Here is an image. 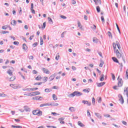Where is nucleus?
Here are the masks:
<instances>
[{
	"label": "nucleus",
	"mask_w": 128,
	"mask_h": 128,
	"mask_svg": "<svg viewBox=\"0 0 128 128\" xmlns=\"http://www.w3.org/2000/svg\"><path fill=\"white\" fill-rule=\"evenodd\" d=\"M118 86L119 87L122 86V78L120 79V76H118Z\"/></svg>",
	"instance_id": "obj_6"
},
{
	"label": "nucleus",
	"mask_w": 128,
	"mask_h": 128,
	"mask_svg": "<svg viewBox=\"0 0 128 128\" xmlns=\"http://www.w3.org/2000/svg\"><path fill=\"white\" fill-rule=\"evenodd\" d=\"M35 80H42V76H40V75H38L36 78Z\"/></svg>",
	"instance_id": "obj_25"
},
{
	"label": "nucleus",
	"mask_w": 128,
	"mask_h": 128,
	"mask_svg": "<svg viewBox=\"0 0 128 128\" xmlns=\"http://www.w3.org/2000/svg\"><path fill=\"white\" fill-rule=\"evenodd\" d=\"M116 56L118 58H122L124 64H126V60H124V56H122L120 52L116 53Z\"/></svg>",
	"instance_id": "obj_3"
},
{
	"label": "nucleus",
	"mask_w": 128,
	"mask_h": 128,
	"mask_svg": "<svg viewBox=\"0 0 128 128\" xmlns=\"http://www.w3.org/2000/svg\"><path fill=\"white\" fill-rule=\"evenodd\" d=\"M96 84H97V86H98V88H100L102 86H104V84H106V82L96 83Z\"/></svg>",
	"instance_id": "obj_9"
},
{
	"label": "nucleus",
	"mask_w": 128,
	"mask_h": 128,
	"mask_svg": "<svg viewBox=\"0 0 128 128\" xmlns=\"http://www.w3.org/2000/svg\"><path fill=\"white\" fill-rule=\"evenodd\" d=\"M24 110L26 112H30V108L28 106H24Z\"/></svg>",
	"instance_id": "obj_12"
},
{
	"label": "nucleus",
	"mask_w": 128,
	"mask_h": 128,
	"mask_svg": "<svg viewBox=\"0 0 128 128\" xmlns=\"http://www.w3.org/2000/svg\"><path fill=\"white\" fill-rule=\"evenodd\" d=\"M82 102L84 104H86L89 106H90V104H92L90 102H88V100H83L82 101Z\"/></svg>",
	"instance_id": "obj_11"
},
{
	"label": "nucleus",
	"mask_w": 128,
	"mask_h": 128,
	"mask_svg": "<svg viewBox=\"0 0 128 128\" xmlns=\"http://www.w3.org/2000/svg\"><path fill=\"white\" fill-rule=\"evenodd\" d=\"M104 62L102 60H100V63L99 65L100 68H102V66H104Z\"/></svg>",
	"instance_id": "obj_21"
},
{
	"label": "nucleus",
	"mask_w": 128,
	"mask_h": 128,
	"mask_svg": "<svg viewBox=\"0 0 128 128\" xmlns=\"http://www.w3.org/2000/svg\"><path fill=\"white\" fill-rule=\"evenodd\" d=\"M14 44L15 46H18V44H20V42H18L15 41L14 42Z\"/></svg>",
	"instance_id": "obj_38"
},
{
	"label": "nucleus",
	"mask_w": 128,
	"mask_h": 128,
	"mask_svg": "<svg viewBox=\"0 0 128 128\" xmlns=\"http://www.w3.org/2000/svg\"><path fill=\"white\" fill-rule=\"evenodd\" d=\"M82 96V93L78 91H75L72 94H70L69 95V96L70 98H74V96Z\"/></svg>",
	"instance_id": "obj_1"
},
{
	"label": "nucleus",
	"mask_w": 128,
	"mask_h": 128,
	"mask_svg": "<svg viewBox=\"0 0 128 128\" xmlns=\"http://www.w3.org/2000/svg\"><path fill=\"white\" fill-rule=\"evenodd\" d=\"M95 4L96 6H98V4H102V2H100V0H96Z\"/></svg>",
	"instance_id": "obj_17"
},
{
	"label": "nucleus",
	"mask_w": 128,
	"mask_h": 128,
	"mask_svg": "<svg viewBox=\"0 0 128 128\" xmlns=\"http://www.w3.org/2000/svg\"><path fill=\"white\" fill-rule=\"evenodd\" d=\"M32 72L33 74H38V71L36 70H33Z\"/></svg>",
	"instance_id": "obj_48"
},
{
	"label": "nucleus",
	"mask_w": 128,
	"mask_h": 128,
	"mask_svg": "<svg viewBox=\"0 0 128 128\" xmlns=\"http://www.w3.org/2000/svg\"><path fill=\"white\" fill-rule=\"evenodd\" d=\"M95 116L98 118H102V116L100 114V113H94Z\"/></svg>",
	"instance_id": "obj_16"
},
{
	"label": "nucleus",
	"mask_w": 128,
	"mask_h": 128,
	"mask_svg": "<svg viewBox=\"0 0 128 128\" xmlns=\"http://www.w3.org/2000/svg\"><path fill=\"white\" fill-rule=\"evenodd\" d=\"M64 120V118L62 117V118H58V120H60V122H62V120Z\"/></svg>",
	"instance_id": "obj_44"
},
{
	"label": "nucleus",
	"mask_w": 128,
	"mask_h": 128,
	"mask_svg": "<svg viewBox=\"0 0 128 128\" xmlns=\"http://www.w3.org/2000/svg\"><path fill=\"white\" fill-rule=\"evenodd\" d=\"M114 52H116V54H118V52H120L118 51V50L115 48L114 49Z\"/></svg>",
	"instance_id": "obj_46"
},
{
	"label": "nucleus",
	"mask_w": 128,
	"mask_h": 128,
	"mask_svg": "<svg viewBox=\"0 0 128 128\" xmlns=\"http://www.w3.org/2000/svg\"><path fill=\"white\" fill-rule=\"evenodd\" d=\"M13 22V26H16V20H12Z\"/></svg>",
	"instance_id": "obj_53"
},
{
	"label": "nucleus",
	"mask_w": 128,
	"mask_h": 128,
	"mask_svg": "<svg viewBox=\"0 0 128 128\" xmlns=\"http://www.w3.org/2000/svg\"><path fill=\"white\" fill-rule=\"evenodd\" d=\"M72 4H76V0H72Z\"/></svg>",
	"instance_id": "obj_64"
},
{
	"label": "nucleus",
	"mask_w": 128,
	"mask_h": 128,
	"mask_svg": "<svg viewBox=\"0 0 128 128\" xmlns=\"http://www.w3.org/2000/svg\"><path fill=\"white\" fill-rule=\"evenodd\" d=\"M116 42V46L118 48V50L120 49V43L118 42Z\"/></svg>",
	"instance_id": "obj_39"
},
{
	"label": "nucleus",
	"mask_w": 128,
	"mask_h": 128,
	"mask_svg": "<svg viewBox=\"0 0 128 128\" xmlns=\"http://www.w3.org/2000/svg\"><path fill=\"white\" fill-rule=\"evenodd\" d=\"M92 30H96V25H93L92 27H91Z\"/></svg>",
	"instance_id": "obj_61"
},
{
	"label": "nucleus",
	"mask_w": 128,
	"mask_h": 128,
	"mask_svg": "<svg viewBox=\"0 0 128 128\" xmlns=\"http://www.w3.org/2000/svg\"><path fill=\"white\" fill-rule=\"evenodd\" d=\"M29 96H34L33 94V92H31V93H29Z\"/></svg>",
	"instance_id": "obj_57"
},
{
	"label": "nucleus",
	"mask_w": 128,
	"mask_h": 128,
	"mask_svg": "<svg viewBox=\"0 0 128 128\" xmlns=\"http://www.w3.org/2000/svg\"><path fill=\"white\" fill-rule=\"evenodd\" d=\"M96 10L98 12H100V6H97L96 8Z\"/></svg>",
	"instance_id": "obj_31"
},
{
	"label": "nucleus",
	"mask_w": 128,
	"mask_h": 128,
	"mask_svg": "<svg viewBox=\"0 0 128 128\" xmlns=\"http://www.w3.org/2000/svg\"><path fill=\"white\" fill-rule=\"evenodd\" d=\"M9 32L8 31H4V30H2L1 32V34H9Z\"/></svg>",
	"instance_id": "obj_34"
},
{
	"label": "nucleus",
	"mask_w": 128,
	"mask_h": 128,
	"mask_svg": "<svg viewBox=\"0 0 128 128\" xmlns=\"http://www.w3.org/2000/svg\"><path fill=\"white\" fill-rule=\"evenodd\" d=\"M7 28H6V26H2V30H6Z\"/></svg>",
	"instance_id": "obj_63"
},
{
	"label": "nucleus",
	"mask_w": 128,
	"mask_h": 128,
	"mask_svg": "<svg viewBox=\"0 0 128 128\" xmlns=\"http://www.w3.org/2000/svg\"><path fill=\"white\" fill-rule=\"evenodd\" d=\"M7 74H8L9 76H12V70L10 69L7 71Z\"/></svg>",
	"instance_id": "obj_22"
},
{
	"label": "nucleus",
	"mask_w": 128,
	"mask_h": 128,
	"mask_svg": "<svg viewBox=\"0 0 128 128\" xmlns=\"http://www.w3.org/2000/svg\"><path fill=\"white\" fill-rule=\"evenodd\" d=\"M104 74H102L100 78V82H104Z\"/></svg>",
	"instance_id": "obj_14"
},
{
	"label": "nucleus",
	"mask_w": 128,
	"mask_h": 128,
	"mask_svg": "<svg viewBox=\"0 0 128 128\" xmlns=\"http://www.w3.org/2000/svg\"><path fill=\"white\" fill-rule=\"evenodd\" d=\"M42 84V82H36L34 84V86H40Z\"/></svg>",
	"instance_id": "obj_33"
},
{
	"label": "nucleus",
	"mask_w": 128,
	"mask_h": 128,
	"mask_svg": "<svg viewBox=\"0 0 128 128\" xmlns=\"http://www.w3.org/2000/svg\"><path fill=\"white\" fill-rule=\"evenodd\" d=\"M48 22L50 23V24H52V20L50 17H48Z\"/></svg>",
	"instance_id": "obj_18"
},
{
	"label": "nucleus",
	"mask_w": 128,
	"mask_h": 128,
	"mask_svg": "<svg viewBox=\"0 0 128 128\" xmlns=\"http://www.w3.org/2000/svg\"><path fill=\"white\" fill-rule=\"evenodd\" d=\"M112 78L113 80H114L116 78V76H114V74H112Z\"/></svg>",
	"instance_id": "obj_49"
},
{
	"label": "nucleus",
	"mask_w": 128,
	"mask_h": 128,
	"mask_svg": "<svg viewBox=\"0 0 128 128\" xmlns=\"http://www.w3.org/2000/svg\"><path fill=\"white\" fill-rule=\"evenodd\" d=\"M98 102H99V104H100V102H102V98L100 97Z\"/></svg>",
	"instance_id": "obj_60"
},
{
	"label": "nucleus",
	"mask_w": 128,
	"mask_h": 128,
	"mask_svg": "<svg viewBox=\"0 0 128 128\" xmlns=\"http://www.w3.org/2000/svg\"><path fill=\"white\" fill-rule=\"evenodd\" d=\"M118 64H120L121 68H124V65L122 64V63H120V62H119V63H118Z\"/></svg>",
	"instance_id": "obj_51"
},
{
	"label": "nucleus",
	"mask_w": 128,
	"mask_h": 128,
	"mask_svg": "<svg viewBox=\"0 0 128 128\" xmlns=\"http://www.w3.org/2000/svg\"><path fill=\"white\" fill-rule=\"evenodd\" d=\"M32 114L34 116H42V112L38 110H33Z\"/></svg>",
	"instance_id": "obj_2"
},
{
	"label": "nucleus",
	"mask_w": 128,
	"mask_h": 128,
	"mask_svg": "<svg viewBox=\"0 0 128 128\" xmlns=\"http://www.w3.org/2000/svg\"><path fill=\"white\" fill-rule=\"evenodd\" d=\"M108 36H110V37L112 36V32H110V31L108 32Z\"/></svg>",
	"instance_id": "obj_47"
},
{
	"label": "nucleus",
	"mask_w": 128,
	"mask_h": 128,
	"mask_svg": "<svg viewBox=\"0 0 128 128\" xmlns=\"http://www.w3.org/2000/svg\"><path fill=\"white\" fill-rule=\"evenodd\" d=\"M52 98H53V100H58V98L56 97V96L54 94H52Z\"/></svg>",
	"instance_id": "obj_30"
},
{
	"label": "nucleus",
	"mask_w": 128,
	"mask_h": 128,
	"mask_svg": "<svg viewBox=\"0 0 128 128\" xmlns=\"http://www.w3.org/2000/svg\"><path fill=\"white\" fill-rule=\"evenodd\" d=\"M116 26L120 34V28L118 27V25L116 24Z\"/></svg>",
	"instance_id": "obj_42"
},
{
	"label": "nucleus",
	"mask_w": 128,
	"mask_h": 128,
	"mask_svg": "<svg viewBox=\"0 0 128 128\" xmlns=\"http://www.w3.org/2000/svg\"><path fill=\"white\" fill-rule=\"evenodd\" d=\"M33 94L34 96H38V94H40V92L38 91L33 92Z\"/></svg>",
	"instance_id": "obj_15"
},
{
	"label": "nucleus",
	"mask_w": 128,
	"mask_h": 128,
	"mask_svg": "<svg viewBox=\"0 0 128 128\" xmlns=\"http://www.w3.org/2000/svg\"><path fill=\"white\" fill-rule=\"evenodd\" d=\"M10 86L12 88H14V90H16V88H20V86L16 84H10Z\"/></svg>",
	"instance_id": "obj_5"
},
{
	"label": "nucleus",
	"mask_w": 128,
	"mask_h": 128,
	"mask_svg": "<svg viewBox=\"0 0 128 128\" xmlns=\"http://www.w3.org/2000/svg\"><path fill=\"white\" fill-rule=\"evenodd\" d=\"M44 44V40L42 39V37H40V46H42Z\"/></svg>",
	"instance_id": "obj_20"
},
{
	"label": "nucleus",
	"mask_w": 128,
	"mask_h": 128,
	"mask_svg": "<svg viewBox=\"0 0 128 128\" xmlns=\"http://www.w3.org/2000/svg\"><path fill=\"white\" fill-rule=\"evenodd\" d=\"M22 90H23L24 92H30V88H25V89H22Z\"/></svg>",
	"instance_id": "obj_28"
},
{
	"label": "nucleus",
	"mask_w": 128,
	"mask_h": 128,
	"mask_svg": "<svg viewBox=\"0 0 128 128\" xmlns=\"http://www.w3.org/2000/svg\"><path fill=\"white\" fill-rule=\"evenodd\" d=\"M16 10H12V14H14V16H16Z\"/></svg>",
	"instance_id": "obj_62"
},
{
	"label": "nucleus",
	"mask_w": 128,
	"mask_h": 128,
	"mask_svg": "<svg viewBox=\"0 0 128 128\" xmlns=\"http://www.w3.org/2000/svg\"><path fill=\"white\" fill-rule=\"evenodd\" d=\"M78 126H81V128H84V124L82 123L80 121L78 122Z\"/></svg>",
	"instance_id": "obj_19"
},
{
	"label": "nucleus",
	"mask_w": 128,
	"mask_h": 128,
	"mask_svg": "<svg viewBox=\"0 0 128 128\" xmlns=\"http://www.w3.org/2000/svg\"><path fill=\"white\" fill-rule=\"evenodd\" d=\"M48 80L50 82H52V80H54V76H52V75L50 76Z\"/></svg>",
	"instance_id": "obj_24"
},
{
	"label": "nucleus",
	"mask_w": 128,
	"mask_h": 128,
	"mask_svg": "<svg viewBox=\"0 0 128 128\" xmlns=\"http://www.w3.org/2000/svg\"><path fill=\"white\" fill-rule=\"evenodd\" d=\"M93 42H94L95 44H98V40H93Z\"/></svg>",
	"instance_id": "obj_40"
},
{
	"label": "nucleus",
	"mask_w": 128,
	"mask_h": 128,
	"mask_svg": "<svg viewBox=\"0 0 128 128\" xmlns=\"http://www.w3.org/2000/svg\"><path fill=\"white\" fill-rule=\"evenodd\" d=\"M112 46H113V48L114 49L116 48V43L114 42L112 44Z\"/></svg>",
	"instance_id": "obj_41"
},
{
	"label": "nucleus",
	"mask_w": 128,
	"mask_h": 128,
	"mask_svg": "<svg viewBox=\"0 0 128 128\" xmlns=\"http://www.w3.org/2000/svg\"><path fill=\"white\" fill-rule=\"evenodd\" d=\"M50 89L48 88H46L44 90V92H50Z\"/></svg>",
	"instance_id": "obj_43"
},
{
	"label": "nucleus",
	"mask_w": 128,
	"mask_h": 128,
	"mask_svg": "<svg viewBox=\"0 0 128 128\" xmlns=\"http://www.w3.org/2000/svg\"><path fill=\"white\" fill-rule=\"evenodd\" d=\"M42 70L44 72V74H50V71L48 70L46 68H42Z\"/></svg>",
	"instance_id": "obj_8"
},
{
	"label": "nucleus",
	"mask_w": 128,
	"mask_h": 128,
	"mask_svg": "<svg viewBox=\"0 0 128 128\" xmlns=\"http://www.w3.org/2000/svg\"><path fill=\"white\" fill-rule=\"evenodd\" d=\"M28 48V46H26V44H22V48H23V50H28L27 48Z\"/></svg>",
	"instance_id": "obj_29"
},
{
	"label": "nucleus",
	"mask_w": 128,
	"mask_h": 128,
	"mask_svg": "<svg viewBox=\"0 0 128 128\" xmlns=\"http://www.w3.org/2000/svg\"><path fill=\"white\" fill-rule=\"evenodd\" d=\"M78 27L80 28V30H82V24H80V22H78Z\"/></svg>",
	"instance_id": "obj_27"
},
{
	"label": "nucleus",
	"mask_w": 128,
	"mask_h": 128,
	"mask_svg": "<svg viewBox=\"0 0 128 128\" xmlns=\"http://www.w3.org/2000/svg\"><path fill=\"white\" fill-rule=\"evenodd\" d=\"M52 106H58V103H56V104H50Z\"/></svg>",
	"instance_id": "obj_32"
},
{
	"label": "nucleus",
	"mask_w": 128,
	"mask_h": 128,
	"mask_svg": "<svg viewBox=\"0 0 128 128\" xmlns=\"http://www.w3.org/2000/svg\"><path fill=\"white\" fill-rule=\"evenodd\" d=\"M38 46V42H36L35 43L33 44L32 46L34 48H36Z\"/></svg>",
	"instance_id": "obj_45"
},
{
	"label": "nucleus",
	"mask_w": 128,
	"mask_h": 128,
	"mask_svg": "<svg viewBox=\"0 0 128 128\" xmlns=\"http://www.w3.org/2000/svg\"><path fill=\"white\" fill-rule=\"evenodd\" d=\"M72 70H76V68L74 66H72Z\"/></svg>",
	"instance_id": "obj_59"
},
{
	"label": "nucleus",
	"mask_w": 128,
	"mask_h": 128,
	"mask_svg": "<svg viewBox=\"0 0 128 128\" xmlns=\"http://www.w3.org/2000/svg\"><path fill=\"white\" fill-rule=\"evenodd\" d=\"M59 59H60V55H58V56H56V60H58Z\"/></svg>",
	"instance_id": "obj_58"
},
{
	"label": "nucleus",
	"mask_w": 128,
	"mask_h": 128,
	"mask_svg": "<svg viewBox=\"0 0 128 128\" xmlns=\"http://www.w3.org/2000/svg\"><path fill=\"white\" fill-rule=\"evenodd\" d=\"M126 77L128 80V69L126 70Z\"/></svg>",
	"instance_id": "obj_52"
},
{
	"label": "nucleus",
	"mask_w": 128,
	"mask_h": 128,
	"mask_svg": "<svg viewBox=\"0 0 128 128\" xmlns=\"http://www.w3.org/2000/svg\"><path fill=\"white\" fill-rule=\"evenodd\" d=\"M104 116H105V118H110V116L108 114L104 115Z\"/></svg>",
	"instance_id": "obj_54"
},
{
	"label": "nucleus",
	"mask_w": 128,
	"mask_h": 128,
	"mask_svg": "<svg viewBox=\"0 0 128 128\" xmlns=\"http://www.w3.org/2000/svg\"><path fill=\"white\" fill-rule=\"evenodd\" d=\"M6 94H0V96L1 97H3V98H4L6 96Z\"/></svg>",
	"instance_id": "obj_37"
},
{
	"label": "nucleus",
	"mask_w": 128,
	"mask_h": 128,
	"mask_svg": "<svg viewBox=\"0 0 128 128\" xmlns=\"http://www.w3.org/2000/svg\"><path fill=\"white\" fill-rule=\"evenodd\" d=\"M32 98V100H42L41 98H42V97L40 96H37L33 97Z\"/></svg>",
	"instance_id": "obj_7"
},
{
	"label": "nucleus",
	"mask_w": 128,
	"mask_h": 128,
	"mask_svg": "<svg viewBox=\"0 0 128 128\" xmlns=\"http://www.w3.org/2000/svg\"><path fill=\"white\" fill-rule=\"evenodd\" d=\"M52 104H50V103L42 104H40V108H42L44 106H51Z\"/></svg>",
	"instance_id": "obj_10"
},
{
	"label": "nucleus",
	"mask_w": 128,
	"mask_h": 128,
	"mask_svg": "<svg viewBox=\"0 0 128 128\" xmlns=\"http://www.w3.org/2000/svg\"><path fill=\"white\" fill-rule=\"evenodd\" d=\"M92 104L94 105L96 104V99L94 98H93L92 99Z\"/></svg>",
	"instance_id": "obj_35"
},
{
	"label": "nucleus",
	"mask_w": 128,
	"mask_h": 128,
	"mask_svg": "<svg viewBox=\"0 0 128 128\" xmlns=\"http://www.w3.org/2000/svg\"><path fill=\"white\" fill-rule=\"evenodd\" d=\"M90 90V88L84 89L83 90V92H88H88H90V90Z\"/></svg>",
	"instance_id": "obj_36"
},
{
	"label": "nucleus",
	"mask_w": 128,
	"mask_h": 128,
	"mask_svg": "<svg viewBox=\"0 0 128 128\" xmlns=\"http://www.w3.org/2000/svg\"><path fill=\"white\" fill-rule=\"evenodd\" d=\"M31 12L32 14H36V11L34 9H31Z\"/></svg>",
	"instance_id": "obj_56"
},
{
	"label": "nucleus",
	"mask_w": 128,
	"mask_h": 128,
	"mask_svg": "<svg viewBox=\"0 0 128 128\" xmlns=\"http://www.w3.org/2000/svg\"><path fill=\"white\" fill-rule=\"evenodd\" d=\"M112 60L114 62H116V64H119L118 60V58H116L112 57Z\"/></svg>",
	"instance_id": "obj_13"
},
{
	"label": "nucleus",
	"mask_w": 128,
	"mask_h": 128,
	"mask_svg": "<svg viewBox=\"0 0 128 128\" xmlns=\"http://www.w3.org/2000/svg\"><path fill=\"white\" fill-rule=\"evenodd\" d=\"M118 97L119 98V100L121 104H124V97H122V96L120 94H119L118 95Z\"/></svg>",
	"instance_id": "obj_4"
},
{
	"label": "nucleus",
	"mask_w": 128,
	"mask_h": 128,
	"mask_svg": "<svg viewBox=\"0 0 128 128\" xmlns=\"http://www.w3.org/2000/svg\"><path fill=\"white\" fill-rule=\"evenodd\" d=\"M69 110H70L71 112H75L76 109L74 108V107H70L69 108Z\"/></svg>",
	"instance_id": "obj_26"
},
{
	"label": "nucleus",
	"mask_w": 128,
	"mask_h": 128,
	"mask_svg": "<svg viewBox=\"0 0 128 128\" xmlns=\"http://www.w3.org/2000/svg\"><path fill=\"white\" fill-rule=\"evenodd\" d=\"M60 18H63V20H66V16H62H62H60Z\"/></svg>",
	"instance_id": "obj_50"
},
{
	"label": "nucleus",
	"mask_w": 128,
	"mask_h": 128,
	"mask_svg": "<svg viewBox=\"0 0 128 128\" xmlns=\"http://www.w3.org/2000/svg\"><path fill=\"white\" fill-rule=\"evenodd\" d=\"M87 116H90V112L88 110V111H87Z\"/></svg>",
	"instance_id": "obj_55"
},
{
	"label": "nucleus",
	"mask_w": 128,
	"mask_h": 128,
	"mask_svg": "<svg viewBox=\"0 0 128 128\" xmlns=\"http://www.w3.org/2000/svg\"><path fill=\"white\" fill-rule=\"evenodd\" d=\"M16 80V76H12L10 78V80H9L10 82H14Z\"/></svg>",
	"instance_id": "obj_23"
}]
</instances>
